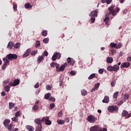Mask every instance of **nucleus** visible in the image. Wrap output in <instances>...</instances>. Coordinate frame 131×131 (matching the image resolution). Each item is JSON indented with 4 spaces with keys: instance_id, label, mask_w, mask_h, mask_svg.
<instances>
[{
    "instance_id": "38",
    "label": "nucleus",
    "mask_w": 131,
    "mask_h": 131,
    "mask_svg": "<svg viewBox=\"0 0 131 131\" xmlns=\"http://www.w3.org/2000/svg\"><path fill=\"white\" fill-rule=\"evenodd\" d=\"M107 70L108 71H111V72L113 71V67H112V66H110L107 67Z\"/></svg>"
},
{
    "instance_id": "56",
    "label": "nucleus",
    "mask_w": 131,
    "mask_h": 131,
    "mask_svg": "<svg viewBox=\"0 0 131 131\" xmlns=\"http://www.w3.org/2000/svg\"><path fill=\"white\" fill-rule=\"evenodd\" d=\"M70 73L72 76H74V75H75V74H76V72H75V71H71Z\"/></svg>"
},
{
    "instance_id": "7",
    "label": "nucleus",
    "mask_w": 131,
    "mask_h": 131,
    "mask_svg": "<svg viewBox=\"0 0 131 131\" xmlns=\"http://www.w3.org/2000/svg\"><path fill=\"white\" fill-rule=\"evenodd\" d=\"M130 66V63L129 62H123L121 63L120 68L123 69V68H128Z\"/></svg>"
},
{
    "instance_id": "30",
    "label": "nucleus",
    "mask_w": 131,
    "mask_h": 131,
    "mask_svg": "<svg viewBox=\"0 0 131 131\" xmlns=\"http://www.w3.org/2000/svg\"><path fill=\"white\" fill-rule=\"evenodd\" d=\"M10 86L9 85H6L4 87V90L5 92H7V93H9L10 92Z\"/></svg>"
},
{
    "instance_id": "8",
    "label": "nucleus",
    "mask_w": 131,
    "mask_h": 131,
    "mask_svg": "<svg viewBox=\"0 0 131 131\" xmlns=\"http://www.w3.org/2000/svg\"><path fill=\"white\" fill-rule=\"evenodd\" d=\"M67 61L68 64L70 65L71 66H73V65H74V63H75V61H74V59L70 57H69L67 59Z\"/></svg>"
},
{
    "instance_id": "20",
    "label": "nucleus",
    "mask_w": 131,
    "mask_h": 131,
    "mask_svg": "<svg viewBox=\"0 0 131 131\" xmlns=\"http://www.w3.org/2000/svg\"><path fill=\"white\" fill-rule=\"evenodd\" d=\"M3 60L4 61V62H5L4 64H5V65H6L7 66L9 65V63H10V61L8 60V58H7V56L6 57L3 58Z\"/></svg>"
},
{
    "instance_id": "25",
    "label": "nucleus",
    "mask_w": 131,
    "mask_h": 131,
    "mask_svg": "<svg viewBox=\"0 0 131 131\" xmlns=\"http://www.w3.org/2000/svg\"><path fill=\"white\" fill-rule=\"evenodd\" d=\"M14 107H15V103L12 102H9V109L10 110L13 109Z\"/></svg>"
},
{
    "instance_id": "4",
    "label": "nucleus",
    "mask_w": 131,
    "mask_h": 131,
    "mask_svg": "<svg viewBox=\"0 0 131 131\" xmlns=\"http://www.w3.org/2000/svg\"><path fill=\"white\" fill-rule=\"evenodd\" d=\"M107 110L108 111H109V112H113L114 111H118V106L115 105L114 106V105H111V106H109L107 108Z\"/></svg>"
},
{
    "instance_id": "19",
    "label": "nucleus",
    "mask_w": 131,
    "mask_h": 131,
    "mask_svg": "<svg viewBox=\"0 0 131 131\" xmlns=\"http://www.w3.org/2000/svg\"><path fill=\"white\" fill-rule=\"evenodd\" d=\"M26 128L28 129L29 131H33L34 130V127L30 125H26Z\"/></svg>"
},
{
    "instance_id": "9",
    "label": "nucleus",
    "mask_w": 131,
    "mask_h": 131,
    "mask_svg": "<svg viewBox=\"0 0 131 131\" xmlns=\"http://www.w3.org/2000/svg\"><path fill=\"white\" fill-rule=\"evenodd\" d=\"M100 126L98 125H96L92 126L90 128V131H100Z\"/></svg>"
},
{
    "instance_id": "64",
    "label": "nucleus",
    "mask_w": 131,
    "mask_h": 131,
    "mask_svg": "<svg viewBox=\"0 0 131 131\" xmlns=\"http://www.w3.org/2000/svg\"><path fill=\"white\" fill-rule=\"evenodd\" d=\"M99 131H107V128H103V129H102L101 128V127H100Z\"/></svg>"
},
{
    "instance_id": "59",
    "label": "nucleus",
    "mask_w": 131,
    "mask_h": 131,
    "mask_svg": "<svg viewBox=\"0 0 131 131\" xmlns=\"http://www.w3.org/2000/svg\"><path fill=\"white\" fill-rule=\"evenodd\" d=\"M62 111H60L58 113V117H62Z\"/></svg>"
},
{
    "instance_id": "13",
    "label": "nucleus",
    "mask_w": 131,
    "mask_h": 131,
    "mask_svg": "<svg viewBox=\"0 0 131 131\" xmlns=\"http://www.w3.org/2000/svg\"><path fill=\"white\" fill-rule=\"evenodd\" d=\"M13 47H14V42L12 41L9 42L7 48V49H9V50H12L13 49Z\"/></svg>"
},
{
    "instance_id": "6",
    "label": "nucleus",
    "mask_w": 131,
    "mask_h": 131,
    "mask_svg": "<svg viewBox=\"0 0 131 131\" xmlns=\"http://www.w3.org/2000/svg\"><path fill=\"white\" fill-rule=\"evenodd\" d=\"M97 118L93 115H90L88 117V121L92 123H94V122H95Z\"/></svg>"
},
{
    "instance_id": "5",
    "label": "nucleus",
    "mask_w": 131,
    "mask_h": 131,
    "mask_svg": "<svg viewBox=\"0 0 131 131\" xmlns=\"http://www.w3.org/2000/svg\"><path fill=\"white\" fill-rule=\"evenodd\" d=\"M122 116H123V117H125V119H126L131 117V113L128 114L127 111L123 110L122 113Z\"/></svg>"
},
{
    "instance_id": "54",
    "label": "nucleus",
    "mask_w": 131,
    "mask_h": 131,
    "mask_svg": "<svg viewBox=\"0 0 131 131\" xmlns=\"http://www.w3.org/2000/svg\"><path fill=\"white\" fill-rule=\"evenodd\" d=\"M50 101H52V102H55L56 101V99L55 98V97H53L52 96H51L50 98Z\"/></svg>"
},
{
    "instance_id": "63",
    "label": "nucleus",
    "mask_w": 131,
    "mask_h": 131,
    "mask_svg": "<svg viewBox=\"0 0 131 131\" xmlns=\"http://www.w3.org/2000/svg\"><path fill=\"white\" fill-rule=\"evenodd\" d=\"M46 89L48 91H50L52 89V87H51L49 85H47Z\"/></svg>"
},
{
    "instance_id": "24",
    "label": "nucleus",
    "mask_w": 131,
    "mask_h": 131,
    "mask_svg": "<svg viewBox=\"0 0 131 131\" xmlns=\"http://www.w3.org/2000/svg\"><path fill=\"white\" fill-rule=\"evenodd\" d=\"M42 60H43V56H39L37 58V62L38 64H39V63H41V61H42Z\"/></svg>"
},
{
    "instance_id": "45",
    "label": "nucleus",
    "mask_w": 131,
    "mask_h": 131,
    "mask_svg": "<svg viewBox=\"0 0 131 131\" xmlns=\"http://www.w3.org/2000/svg\"><path fill=\"white\" fill-rule=\"evenodd\" d=\"M43 42L44 43H48L49 42V38H46L43 39Z\"/></svg>"
},
{
    "instance_id": "60",
    "label": "nucleus",
    "mask_w": 131,
    "mask_h": 131,
    "mask_svg": "<svg viewBox=\"0 0 131 131\" xmlns=\"http://www.w3.org/2000/svg\"><path fill=\"white\" fill-rule=\"evenodd\" d=\"M13 6L14 10L16 11L17 10V4L13 3Z\"/></svg>"
},
{
    "instance_id": "36",
    "label": "nucleus",
    "mask_w": 131,
    "mask_h": 131,
    "mask_svg": "<svg viewBox=\"0 0 131 131\" xmlns=\"http://www.w3.org/2000/svg\"><path fill=\"white\" fill-rule=\"evenodd\" d=\"M122 47V43L121 42H119L118 44H116V49H120Z\"/></svg>"
},
{
    "instance_id": "43",
    "label": "nucleus",
    "mask_w": 131,
    "mask_h": 131,
    "mask_svg": "<svg viewBox=\"0 0 131 131\" xmlns=\"http://www.w3.org/2000/svg\"><path fill=\"white\" fill-rule=\"evenodd\" d=\"M111 86L113 87L115 86V84H116V81L115 80L112 81L111 82Z\"/></svg>"
},
{
    "instance_id": "29",
    "label": "nucleus",
    "mask_w": 131,
    "mask_h": 131,
    "mask_svg": "<svg viewBox=\"0 0 131 131\" xmlns=\"http://www.w3.org/2000/svg\"><path fill=\"white\" fill-rule=\"evenodd\" d=\"M20 46H21V44L19 42H17L15 45H14L13 47L15 49H19Z\"/></svg>"
},
{
    "instance_id": "21",
    "label": "nucleus",
    "mask_w": 131,
    "mask_h": 131,
    "mask_svg": "<svg viewBox=\"0 0 131 131\" xmlns=\"http://www.w3.org/2000/svg\"><path fill=\"white\" fill-rule=\"evenodd\" d=\"M106 62L107 63H108L109 64H111L112 62H113V58L110 57H107L106 58Z\"/></svg>"
},
{
    "instance_id": "10",
    "label": "nucleus",
    "mask_w": 131,
    "mask_h": 131,
    "mask_svg": "<svg viewBox=\"0 0 131 131\" xmlns=\"http://www.w3.org/2000/svg\"><path fill=\"white\" fill-rule=\"evenodd\" d=\"M98 9H96L95 11H91L90 16V17H98Z\"/></svg>"
},
{
    "instance_id": "58",
    "label": "nucleus",
    "mask_w": 131,
    "mask_h": 131,
    "mask_svg": "<svg viewBox=\"0 0 131 131\" xmlns=\"http://www.w3.org/2000/svg\"><path fill=\"white\" fill-rule=\"evenodd\" d=\"M7 65L5 63H4V64L2 66V69L3 70H5V69H6V68H7Z\"/></svg>"
},
{
    "instance_id": "51",
    "label": "nucleus",
    "mask_w": 131,
    "mask_h": 131,
    "mask_svg": "<svg viewBox=\"0 0 131 131\" xmlns=\"http://www.w3.org/2000/svg\"><path fill=\"white\" fill-rule=\"evenodd\" d=\"M110 21V18H109V17H106L104 19V22H107Z\"/></svg>"
},
{
    "instance_id": "53",
    "label": "nucleus",
    "mask_w": 131,
    "mask_h": 131,
    "mask_svg": "<svg viewBox=\"0 0 131 131\" xmlns=\"http://www.w3.org/2000/svg\"><path fill=\"white\" fill-rule=\"evenodd\" d=\"M12 123H10L9 125H8V129H9V130H11V129H12Z\"/></svg>"
},
{
    "instance_id": "42",
    "label": "nucleus",
    "mask_w": 131,
    "mask_h": 131,
    "mask_svg": "<svg viewBox=\"0 0 131 131\" xmlns=\"http://www.w3.org/2000/svg\"><path fill=\"white\" fill-rule=\"evenodd\" d=\"M129 98V96L127 94H126L124 95V99L123 100L124 101V102H125V101H126V100H127V99H128Z\"/></svg>"
},
{
    "instance_id": "11",
    "label": "nucleus",
    "mask_w": 131,
    "mask_h": 131,
    "mask_svg": "<svg viewBox=\"0 0 131 131\" xmlns=\"http://www.w3.org/2000/svg\"><path fill=\"white\" fill-rule=\"evenodd\" d=\"M31 52V49H28L27 50L26 52L24 53V54L23 55V57L24 58H26L30 55V52Z\"/></svg>"
},
{
    "instance_id": "39",
    "label": "nucleus",
    "mask_w": 131,
    "mask_h": 131,
    "mask_svg": "<svg viewBox=\"0 0 131 131\" xmlns=\"http://www.w3.org/2000/svg\"><path fill=\"white\" fill-rule=\"evenodd\" d=\"M21 115V111H18L15 114V117H18Z\"/></svg>"
},
{
    "instance_id": "57",
    "label": "nucleus",
    "mask_w": 131,
    "mask_h": 131,
    "mask_svg": "<svg viewBox=\"0 0 131 131\" xmlns=\"http://www.w3.org/2000/svg\"><path fill=\"white\" fill-rule=\"evenodd\" d=\"M56 63L52 62V63L50 64V66H51V67L55 68V67H56Z\"/></svg>"
},
{
    "instance_id": "1",
    "label": "nucleus",
    "mask_w": 131,
    "mask_h": 131,
    "mask_svg": "<svg viewBox=\"0 0 131 131\" xmlns=\"http://www.w3.org/2000/svg\"><path fill=\"white\" fill-rule=\"evenodd\" d=\"M42 122H45L46 125H51L52 124V121L50 120V117H44L41 119Z\"/></svg>"
},
{
    "instance_id": "12",
    "label": "nucleus",
    "mask_w": 131,
    "mask_h": 131,
    "mask_svg": "<svg viewBox=\"0 0 131 131\" xmlns=\"http://www.w3.org/2000/svg\"><path fill=\"white\" fill-rule=\"evenodd\" d=\"M110 14H112V15L113 16V17H115V16H116V11H113L112 12H111V11L107 12L106 16L108 17V16L110 15Z\"/></svg>"
},
{
    "instance_id": "16",
    "label": "nucleus",
    "mask_w": 131,
    "mask_h": 131,
    "mask_svg": "<svg viewBox=\"0 0 131 131\" xmlns=\"http://www.w3.org/2000/svg\"><path fill=\"white\" fill-rule=\"evenodd\" d=\"M99 86H100V83H97L95 84L94 88L92 89L91 92H96V91L98 90V89H99Z\"/></svg>"
},
{
    "instance_id": "40",
    "label": "nucleus",
    "mask_w": 131,
    "mask_h": 131,
    "mask_svg": "<svg viewBox=\"0 0 131 131\" xmlns=\"http://www.w3.org/2000/svg\"><path fill=\"white\" fill-rule=\"evenodd\" d=\"M37 54V51H32L31 52V55H32V56H35Z\"/></svg>"
},
{
    "instance_id": "44",
    "label": "nucleus",
    "mask_w": 131,
    "mask_h": 131,
    "mask_svg": "<svg viewBox=\"0 0 131 131\" xmlns=\"http://www.w3.org/2000/svg\"><path fill=\"white\" fill-rule=\"evenodd\" d=\"M110 46L112 48H116V43H114V42H112L110 44Z\"/></svg>"
},
{
    "instance_id": "35",
    "label": "nucleus",
    "mask_w": 131,
    "mask_h": 131,
    "mask_svg": "<svg viewBox=\"0 0 131 131\" xmlns=\"http://www.w3.org/2000/svg\"><path fill=\"white\" fill-rule=\"evenodd\" d=\"M96 76V74L93 73L90 75V76L88 77L89 79H93V78H95Z\"/></svg>"
},
{
    "instance_id": "55",
    "label": "nucleus",
    "mask_w": 131,
    "mask_h": 131,
    "mask_svg": "<svg viewBox=\"0 0 131 131\" xmlns=\"http://www.w3.org/2000/svg\"><path fill=\"white\" fill-rule=\"evenodd\" d=\"M120 10V9L119 8V7H117L116 10H114L116 12V15H117V13H119Z\"/></svg>"
},
{
    "instance_id": "50",
    "label": "nucleus",
    "mask_w": 131,
    "mask_h": 131,
    "mask_svg": "<svg viewBox=\"0 0 131 131\" xmlns=\"http://www.w3.org/2000/svg\"><path fill=\"white\" fill-rule=\"evenodd\" d=\"M98 72L99 73V74H103V72H104V69H100L99 70Z\"/></svg>"
},
{
    "instance_id": "48",
    "label": "nucleus",
    "mask_w": 131,
    "mask_h": 131,
    "mask_svg": "<svg viewBox=\"0 0 131 131\" xmlns=\"http://www.w3.org/2000/svg\"><path fill=\"white\" fill-rule=\"evenodd\" d=\"M113 9H114V6H112L111 7L108 8V10L110 12H111L112 13V12H113Z\"/></svg>"
},
{
    "instance_id": "3",
    "label": "nucleus",
    "mask_w": 131,
    "mask_h": 131,
    "mask_svg": "<svg viewBox=\"0 0 131 131\" xmlns=\"http://www.w3.org/2000/svg\"><path fill=\"white\" fill-rule=\"evenodd\" d=\"M61 57V53L59 52H56L52 56V61H56L57 59H58V60H59V59H60Z\"/></svg>"
},
{
    "instance_id": "18",
    "label": "nucleus",
    "mask_w": 131,
    "mask_h": 131,
    "mask_svg": "<svg viewBox=\"0 0 131 131\" xmlns=\"http://www.w3.org/2000/svg\"><path fill=\"white\" fill-rule=\"evenodd\" d=\"M20 83V80L16 79L14 80V82L13 83V86H16V85H18Z\"/></svg>"
},
{
    "instance_id": "41",
    "label": "nucleus",
    "mask_w": 131,
    "mask_h": 131,
    "mask_svg": "<svg viewBox=\"0 0 131 131\" xmlns=\"http://www.w3.org/2000/svg\"><path fill=\"white\" fill-rule=\"evenodd\" d=\"M39 46H40V41L38 40L36 42L35 48H38Z\"/></svg>"
},
{
    "instance_id": "52",
    "label": "nucleus",
    "mask_w": 131,
    "mask_h": 131,
    "mask_svg": "<svg viewBox=\"0 0 131 131\" xmlns=\"http://www.w3.org/2000/svg\"><path fill=\"white\" fill-rule=\"evenodd\" d=\"M55 67L56 68V71H57L58 72V70H59V67H60V65H59V64L56 63L55 64Z\"/></svg>"
},
{
    "instance_id": "34",
    "label": "nucleus",
    "mask_w": 131,
    "mask_h": 131,
    "mask_svg": "<svg viewBox=\"0 0 131 131\" xmlns=\"http://www.w3.org/2000/svg\"><path fill=\"white\" fill-rule=\"evenodd\" d=\"M119 94V92H115L113 95V98L114 99H117V97H118V95Z\"/></svg>"
},
{
    "instance_id": "46",
    "label": "nucleus",
    "mask_w": 131,
    "mask_h": 131,
    "mask_svg": "<svg viewBox=\"0 0 131 131\" xmlns=\"http://www.w3.org/2000/svg\"><path fill=\"white\" fill-rule=\"evenodd\" d=\"M17 117H14L13 118H12V120H13V121H15V122H18V118H17Z\"/></svg>"
},
{
    "instance_id": "61",
    "label": "nucleus",
    "mask_w": 131,
    "mask_h": 131,
    "mask_svg": "<svg viewBox=\"0 0 131 131\" xmlns=\"http://www.w3.org/2000/svg\"><path fill=\"white\" fill-rule=\"evenodd\" d=\"M127 61H128V62H131V55L127 58Z\"/></svg>"
},
{
    "instance_id": "26",
    "label": "nucleus",
    "mask_w": 131,
    "mask_h": 131,
    "mask_svg": "<svg viewBox=\"0 0 131 131\" xmlns=\"http://www.w3.org/2000/svg\"><path fill=\"white\" fill-rule=\"evenodd\" d=\"M81 92L82 96H86L88 95V91L84 89L82 90Z\"/></svg>"
},
{
    "instance_id": "28",
    "label": "nucleus",
    "mask_w": 131,
    "mask_h": 131,
    "mask_svg": "<svg viewBox=\"0 0 131 131\" xmlns=\"http://www.w3.org/2000/svg\"><path fill=\"white\" fill-rule=\"evenodd\" d=\"M57 122L58 124H64V123H65V121L63 120H57Z\"/></svg>"
},
{
    "instance_id": "23",
    "label": "nucleus",
    "mask_w": 131,
    "mask_h": 131,
    "mask_svg": "<svg viewBox=\"0 0 131 131\" xmlns=\"http://www.w3.org/2000/svg\"><path fill=\"white\" fill-rule=\"evenodd\" d=\"M11 122V121L9 119H6L3 122V124L5 126H7V125H9V123Z\"/></svg>"
},
{
    "instance_id": "62",
    "label": "nucleus",
    "mask_w": 131,
    "mask_h": 131,
    "mask_svg": "<svg viewBox=\"0 0 131 131\" xmlns=\"http://www.w3.org/2000/svg\"><path fill=\"white\" fill-rule=\"evenodd\" d=\"M111 2H112V0H106V2L107 5H110L111 4Z\"/></svg>"
},
{
    "instance_id": "37",
    "label": "nucleus",
    "mask_w": 131,
    "mask_h": 131,
    "mask_svg": "<svg viewBox=\"0 0 131 131\" xmlns=\"http://www.w3.org/2000/svg\"><path fill=\"white\" fill-rule=\"evenodd\" d=\"M41 35L42 36H47L48 35V32L46 30L43 31L41 32Z\"/></svg>"
},
{
    "instance_id": "47",
    "label": "nucleus",
    "mask_w": 131,
    "mask_h": 131,
    "mask_svg": "<svg viewBox=\"0 0 131 131\" xmlns=\"http://www.w3.org/2000/svg\"><path fill=\"white\" fill-rule=\"evenodd\" d=\"M92 23H95V21H96V17L92 16L91 18Z\"/></svg>"
},
{
    "instance_id": "27",
    "label": "nucleus",
    "mask_w": 131,
    "mask_h": 131,
    "mask_svg": "<svg viewBox=\"0 0 131 131\" xmlns=\"http://www.w3.org/2000/svg\"><path fill=\"white\" fill-rule=\"evenodd\" d=\"M42 125H38L35 129V131H42Z\"/></svg>"
},
{
    "instance_id": "33",
    "label": "nucleus",
    "mask_w": 131,
    "mask_h": 131,
    "mask_svg": "<svg viewBox=\"0 0 131 131\" xmlns=\"http://www.w3.org/2000/svg\"><path fill=\"white\" fill-rule=\"evenodd\" d=\"M32 110L33 111H37L38 110V106H37V105H34V106L32 107Z\"/></svg>"
},
{
    "instance_id": "49",
    "label": "nucleus",
    "mask_w": 131,
    "mask_h": 131,
    "mask_svg": "<svg viewBox=\"0 0 131 131\" xmlns=\"http://www.w3.org/2000/svg\"><path fill=\"white\" fill-rule=\"evenodd\" d=\"M48 55H49V53L48 52V51H44L43 54V56H44V57H48Z\"/></svg>"
},
{
    "instance_id": "15",
    "label": "nucleus",
    "mask_w": 131,
    "mask_h": 131,
    "mask_svg": "<svg viewBox=\"0 0 131 131\" xmlns=\"http://www.w3.org/2000/svg\"><path fill=\"white\" fill-rule=\"evenodd\" d=\"M119 70V66L117 64H115L113 66V71H115V72H117Z\"/></svg>"
},
{
    "instance_id": "2",
    "label": "nucleus",
    "mask_w": 131,
    "mask_h": 131,
    "mask_svg": "<svg viewBox=\"0 0 131 131\" xmlns=\"http://www.w3.org/2000/svg\"><path fill=\"white\" fill-rule=\"evenodd\" d=\"M6 57L10 61H12V60H16V59L18 58L17 54L11 53L7 55Z\"/></svg>"
},
{
    "instance_id": "17",
    "label": "nucleus",
    "mask_w": 131,
    "mask_h": 131,
    "mask_svg": "<svg viewBox=\"0 0 131 131\" xmlns=\"http://www.w3.org/2000/svg\"><path fill=\"white\" fill-rule=\"evenodd\" d=\"M102 102L108 104V103H109V97L108 96H104V99L102 100Z\"/></svg>"
},
{
    "instance_id": "32",
    "label": "nucleus",
    "mask_w": 131,
    "mask_h": 131,
    "mask_svg": "<svg viewBox=\"0 0 131 131\" xmlns=\"http://www.w3.org/2000/svg\"><path fill=\"white\" fill-rule=\"evenodd\" d=\"M50 97H51V93H47L45 96V99H46V100H49Z\"/></svg>"
},
{
    "instance_id": "14",
    "label": "nucleus",
    "mask_w": 131,
    "mask_h": 131,
    "mask_svg": "<svg viewBox=\"0 0 131 131\" xmlns=\"http://www.w3.org/2000/svg\"><path fill=\"white\" fill-rule=\"evenodd\" d=\"M34 122L38 125H41V122H42V121H41V120H40V119L36 118L34 120Z\"/></svg>"
},
{
    "instance_id": "22",
    "label": "nucleus",
    "mask_w": 131,
    "mask_h": 131,
    "mask_svg": "<svg viewBox=\"0 0 131 131\" xmlns=\"http://www.w3.org/2000/svg\"><path fill=\"white\" fill-rule=\"evenodd\" d=\"M25 9H32V5H30V3H27L25 4Z\"/></svg>"
},
{
    "instance_id": "31",
    "label": "nucleus",
    "mask_w": 131,
    "mask_h": 131,
    "mask_svg": "<svg viewBox=\"0 0 131 131\" xmlns=\"http://www.w3.org/2000/svg\"><path fill=\"white\" fill-rule=\"evenodd\" d=\"M57 72H60V71H64L65 70V68L63 66H61Z\"/></svg>"
}]
</instances>
